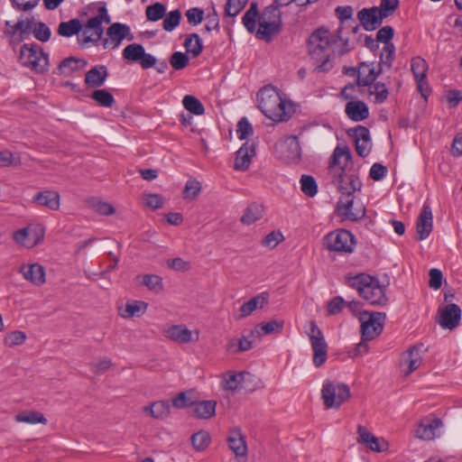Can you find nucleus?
Instances as JSON below:
<instances>
[{
    "label": "nucleus",
    "instance_id": "8fccbe9b",
    "mask_svg": "<svg viewBox=\"0 0 462 462\" xmlns=\"http://www.w3.org/2000/svg\"><path fill=\"white\" fill-rule=\"evenodd\" d=\"M91 98L97 105L105 107H111L115 104L113 95L106 89H96L91 94Z\"/></svg>",
    "mask_w": 462,
    "mask_h": 462
},
{
    "label": "nucleus",
    "instance_id": "4d7b16f0",
    "mask_svg": "<svg viewBox=\"0 0 462 462\" xmlns=\"http://www.w3.org/2000/svg\"><path fill=\"white\" fill-rule=\"evenodd\" d=\"M200 190V182L195 179H190L186 182L182 197L184 199L194 200L199 196Z\"/></svg>",
    "mask_w": 462,
    "mask_h": 462
},
{
    "label": "nucleus",
    "instance_id": "680f3d73",
    "mask_svg": "<svg viewBox=\"0 0 462 462\" xmlns=\"http://www.w3.org/2000/svg\"><path fill=\"white\" fill-rule=\"evenodd\" d=\"M399 6V0H381L376 9L383 19L393 15Z\"/></svg>",
    "mask_w": 462,
    "mask_h": 462
},
{
    "label": "nucleus",
    "instance_id": "2f4dec72",
    "mask_svg": "<svg viewBox=\"0 0 462 462\" xmlns=\"http://www.w3.org/2000/svg\"><path fill=\"white\" fill-rule=\"evenodd\" d=\"M283 327L284 321L282 319H273L268 322H262L254 327L251 331V336L260 337L262 335L261 331H263L264 335L279 334L282 331Z\"/></svg>",
    "mask_w": 462,
    "mask_h": 462
},
{
    "label": "nucleus",
    "instance_id": "bf43d9fd",
    "mask_svg": "<svg viewBox=\"0 0 462 462\" xmlns=\"http://www.w3.org/2000/svg\"><path fill=\"white\" fill-rule=\"evenodd\" d=\"M248 0H227L225 5V15L236 17L245 7Z\"/></svg>",
    "mask_w": 462,
    "mask_h": 462
},
{
    "label": "nucleus",
    "instance_id": "a19ab883",
    "mask_svg": "<svg viewBox=\"0 0 462 462\" xmlns=\"http://www.w3.org/2000/svg\"><path fill=\"white\" fill-rule=\"evenodd\" d=\"M197 399V392L194 389L180 392L175 395V408H190L194 405Z\"/></svg>",
    "mask_w": 462,
    "mask_h": 462
},
{
    "label": "nucleus",
    "instance_id": "de8ad7c7",
    "mask_svg": "<svg viewBox=\"0 0 462 462\" xmlns=\"http://www.w3.org/2000/svg\"><path fill=\"white\" fill-rule=\"evenodd\" d=\"M241 372L239 373H233V372H227L224 375V379L221 383L222 387L224 390L226 391H232V392H239L241 384Z\"/></svg>",
    "mask_w": 462,
    "mask_h": 462
},
{
    "label": "nucleus",
    "instance_id": "774afa93",
    "mask_svg": "<svg viewBox=\"0 0 462 462\" xmlns=\"http://www.w3.org/2000/svg\"><path fill=\"white\" fill-rule=\"evenodd\" d=\"M26 339L24 332L20 330L13 331L5 337V344L10 347L22 345Z\"/></svg>",
    "mask_w": 462,
    "mask_h": 462
},
{
    "label": "nucleus",
    "instance_id": "b1692460",
    "mask_svg": "<svg viewBox=\"0 0 462 462\" xmlns=\"http://www.w3.org/2000/svg\"><path fill=\"white\" fill-rule=\"evenodd\" d=\"M259 27L255 29V36L257 39L264 41L266 42H272L273 36L279 34L282 31V23L272 21V22H262L257 21Z\"/></svg>",
    "mask_w": 462,
    "mask_h": 462
},
{
    "label": "nucleus",
    "instance_id": "6e6552de",
    "mask_svg": "<svg viewBox=\"0 0 462 462\" xmlns=\"http://www.w3.org/2000/svg\"><path fill=\"white\" fill-rule=\"evenodd\" d=\"M328 170L332 176V181L341 194L350 197L355 191L361 189L362 182L355 171H346V167Z\"/></svg>",
    "mask_w": 462,
    "mask_h": 462
},
{
    "label": "nucleus",
    "instance_id": "393cba45",
    "mask_svg": "<svg viewBox=\"0 0 462 462\" xmlns=\"http://www.w3.org/2000/svg\"><path fill=\"white\" fill-rule=\"evenodd\" d=\"M227 443L229 448L235 453L236 458L246 457V442L239 429H234L230 431V435L227 438Z\"/></svg>",
    "mask_w": 462,
    "mask_h": 462
},
{
    "label": "nucleus",
    "instance_id": "338daca9",
    "mask_svg": "<svg viewBox=\"0 0 462 462\" xmlns=\"http://www.w3.org/2000/svg\"><path fill=\"white\" fill-rule=\"evenodd\" d=\"M284 239L283 235L280 231H272L265 236L261 244L263 246L274 248Z\"/></svg>",
    "mask_w": 462,
    "mask_h": 462
},
{
    "label": "nucleus",
    "instance_id": "79ce46f5",
    "mask_svg": "<svg viewBox=\"0 0 462 462\" xmlns=\"http://www.w3.org/2000/svg\"><path fill=\"white\" fill-rule=\"evenodd\" d=\"M138 282L150 291L160 292L163 290L162 279L155 274H144L136 276Z\"/></svg>",
    "mask_w": 462,
    "mask_h": 462
},
{
    "label": "nucleus",
    "instance_id": "a18cd8bd",
    "mask_svg": "<svg viewBox=\"0 0 462 462\" xmlns=\"http://www.w3.org/2000/svg\"><path fill=\"white\" fill-rule=\"evenodd\" d=\"M184 108L192 115L201 116L205 113V107L199 98L192 95H186L183 97Z\"/></svg>",
    "mask_w": 462,
    "mask_h": 462
},
{
    "label": "nucleus",
    "instance_id": "ea45409f",
    "mask_svg": "<svg viewBox=\"0 0 462 462\" xmlns=\"http://www.w3.org/2000/svg\"><path fill=\"white\" fill-rule=\"evenodd\" d=\"M283 146L288 152L287 159L289 161L296 162L300 160L301 148L300 145V141L296 135L289 136L285 140Z\"/></svg>",
    "mask_w": 462,
    "mask_h": 462
},
{
    "label": "nucleus",
    "instance_id": "473e14b6",
    "mask_svg": "<svg viewBox=\"0 0 462 462\" xmlns=\"http://www.w3.org/2000/svg\"><path fill=\"white\" fill-rule=\"evenodd\" d=\"M216 401H199V399H197L194 405L192 406L193 414L197 419H210L216 413Z\"/></svg>",
    "mask_w": 462,
    "mask_h": 462
},
{
    "label": "nucleus",
    "instance_id": "bb28decb",
    "mask_svg": "<svg viewBox=\"0 0 462 462\" xmlns=\"http://www.w3.org/2000/svg\"><path fill=\"white\" fill-rule=\"evenodd\" d=\"M107 76V68L105 65H97L86 73L85 84L90 88H99L104 85Z\"/></svg>",
    "mask_w": 462,
    "mask_h": 462
},
{
    "label": "nucleus",
    "instance_id": "c756f323",
    "mask_svg": "<svg viewBox=\"0 0 462 462\" xmlns=\"http://www.w3.org/2000/svg\"><path fill=\"white\" fill-rule=\"evenodd\" d=\"M269 294L267 292H262L248 301L245 302L239 309L240 315L238 319L246 318L251 315L254 310L257 308L262 309L264 305L268 303Z\"/></svg>",
    "mask_w": 462,
    "mask_h": 462
},
{
    "label": "nucleus",
    "instance_id": "72a5a7b5",
    "mask_svg": "<svg viewBox=\"0 0 462 462\" xmlns=\"http://www.w3.org/2000/svg\"><path fill=\"white\" fill-rule=\"evenodd\" d=\"M183 46L193 59L199 57L203 51V42L198 33L186 34Z\"/></svg>",
    "mask_w": 462,
    "mask_h": 462
},
{
    "label": "nucleus",
    "instance_id": "9d476101",
    "mask_svg": "<svg viewBox=\"0 0 462 462\" xmlns=\"http://www.w3.org/2000/svg\"><path fill=\"white\" fill-rule=\"evenodd\" d=\"M346 134L354 141L356 151L360 157L365 158L370 153L371 147H368V144L371 143V136L367 127L358 125L348 128Z\"/></svg>",
    "mask_w": 462,
    "mask_h": 462
},
{
    "label": "nucleus",
    "instance_id": "603ef678",
    "mask_svg": "<svg viewBox=\"0 0 462 462\" xmlns=\"http://www.w3.org/2000/svg\"><path fill=\"white\" fill-rule=\"evenodd\" d=\"M411 71L414 79H427L428 63L421 57H415L411 60Z\"/></svg>",
    "mask_w": 462,
    "mask_h": 462
},
{
    "label": "nucleus",
    "instance_id": "864d4df0",
    "mask_svg": "<svg viewBox=\"0 0 462 462\" xmlns=\"http://www.w3.org/2000/svg\"><path fill=\"white\" fill-rule=\"evenodd\" d=\"M144 48L143 45L138 43L129 44L123 51V58L131 61H139L142 59L144 51Z\"/></svg>",
    "mask_w": 462,
    "mask_h": 462
},
{
    "label": "nucleus",
    "instance_id": "69168bd1",
    "mask_svg": "<svg viewBox=\"0 0 462 462\" xmlns=\"http://www.w3.org/2000/svg\"><path fill=\"white\" fill-rule=\"evenodd\" d=\"M237 136L240 140L246 139L249 135L253 134L254 129L246 117H242L237 123L236 129Z\"/></svg>",
    "mask_w": 462,
    "mask_h": 462
},
{
    "label": "nucleus",
    "instance_id": "39448f33",
    "mask_svg": "<svg viewBox=\"0 0 462 462\" xmlns=\"http://www.w3.org/2000/svg\"><path fill=\"white\" fill-rule=\"evenodd\" d=\"M321 397L326 409L338 410L350 399V388L344 383L326 380L322 385Z\"/></svg>",
    "mask_w": 462,
    "mask_h": 462
},
{
    "label": "nucleus",
    "instance_id": "7ed1b4c3",
    "mask_svg": "<svg viewBox=\"0 0 462 462\" xmlns=\"http://www.w3.org/2000/svg\"><path fill=\"white\" fill-rule=\"evenodd\" d=\"M103 23H111V17L105 5L100 6L97 10V14L88 19L85 23L82 38L78 36V43L79 46L85 47L90 42L94 45H97L104 35Z\"/></svg>",
    "mask_w": 462,
    "mask_h": 462
},
{
    "label": "nucleus",
    "instance_id": "f257e3e1",
    "mask_svg": "<svg viewBox=\"0 0 462 462\" xmlns=\"http://www.w3.org/2000/svg\"><path fill=\"white\" fill-rule=\"evenodd\" d=\"M261 112L275 123L288 121L293 112L291 104L282 98V93L272 85L262 88L257 93Z\"/></svg>",
    "mask_w": 462,
    "mask_h": 462
},
{
    "label": "nucleus",
    "instance_id": "a211bd4d",
    "mask_svg": "<svg viewBox=\"0 0 462 462\" xmlns=\"http://www.w3.org/2000/svg\"><path fill=\"white\" fill-rule=\"evenodd\" d=\"M461 319V309L457 304H448L441 311L439 318V324L443 328L454 329L458 327Z\"/></svg>",
    "mask_w": 462,
    "mask_h": 462
},
{
    "label": "nucleus",
    "instance_id": "0eeeda50",
    "mask_svg": "<svg viewBox=\"0 0 462 462\" xmlns=\"http://www.w3.org/2000/svg\"><path fill=\"white\" fill-rule=\"evenodd\" d=\"M386 314L384 312H360L361 334L364 341L372 340L378 337L383 329Z\"/></svg>",
    "mask_w": 462,
    "mask_h": 462
},
{
    "label": "nucleus",
    "instance_id": "a878e982",
    "mask_svg": "<svg viewBox=\"0 0 462 462\" xmlns=\"http://www.w3.org/2000/svg\"><path fill=\"white\" fill-rule=\"evenodd\" d=\"M43 237V230H41V235L32 230L29 226L19 229L14 233V239L16 243L26 246L32 247L36 245Z\"/></svg>",
    "mask_w": 462,
    "mask_h": 462
},
{
    "label": "nucleus",
    "instance_id": "f8f14e48",
    "mask_svg": "<svg viewBox=\"0 0 462 462\" xmlns=\"http://www.w3.org/2000/svg\"><path fill=\"white\" fill-rule=\"evenodd\" d=\"M357 442L365 445L372 451L381 453L387 450L389 448V444L386 440L375 437L365 426L359 425L357 427Z\"/></svg>",
    "mask_w": 462,
    "mask_h": 462
},
{
    "label": "nucleus",
    "instance_id": "4468645a",
    "mask_svg": "<svg viewBox=\"0 0 462 462\" xmlns=\"http://www.w3.org/2000/svg\"><path fill=\"white\" fill-rule=\"evenodd\" d=\"M443 426L438 417H425L420 420L415 430V437L423 440H431L436 437V431Z\"/></svg>",
    "mask_w": 462,
    "mask_h": 462
},
{
    "label": "nucleus",
    "instance_id": "58836bf2",
    "mask_svg": "<svg viewBox=\"0 0 462 462\" xmlns=\"http://www.w3.org/2000/svg\"><path fill=\"white\" fill-rule=\"evenodd\" d=\"M83 25L81 22L77 19H71L69 22H61L58 26V33L63 37H71L73 35H79L82 31Z\"/></svg>",
    "mask_w": 462,
    "mask_h": 462
},
{
    "label": "nucleus",
    "instance_id": "f704fd0d",
    "mask_svg": "<svg viewBox=\"0 0 462 462\" xmlns=\"http://www.w3.org/2000/svg\"><path fill=\"white\" fill-rule=\"evenodd\" d=\"M199 340V331L190 330L185 325H175V342L180 344L197 343Z\"/></svg>",
    "mask_w": 462,
    "mask_h": 462
},
{
    "label": "nucleus",
    "instance_id": "f03ea898",
    "mask_svg": "<svg viewBox=\"0 0 462 462\" xmlns=\"http://www.w3.org/2000/svg\"><path fill=\"white\" fill-rule=\"evenodd\" d=\"M329 35V30L321 26L313 31L308 38V53L316 64V71L327 72L333 68L329 46L336 43V41H330Z\"/></svg>",
    "mask_w": 462,
    "mask_h": 462
},
{
    "label": "nucleus",
    "instance_id": "cd10ccee",
    "mask_svg": "<svg viewBox=\"0 0 462 462\" xmlns=\"http://www.w3.org/2000/svg\"><path fill=\"white\" fill-rule=\"evenodd\" d=\"M374 279V277L365 273L356 275L349 273L345 276V283L349 287L356 289L359 292V295L362 296L364 292H365L367 287L372 284Z\"/></svg>",
    "mask_w": 462,
    "mask_h": 462
},
{
    "label": "nucleus",
    "instance_id": "f3484780",
    "mask_svg": "<svg viewBox=\"0 0 462 462\" xmlns=\"http://www.w3.org/2000/svg\"><path fill=\"white\" fill-rule=\"evenodd\" d=\"M346 167V171H354L353 156L348 146H337L330 157L328 169Z\"/></svg>",
    "mask_w": 462,
    "mask_h": 462
},
{
    "label": "nucleus",
    "instance_id": "c9c22d12",
    "mask_svg": "<svg viewBox=\"0 0 462 462\" xmlns=\"http://www.w3.org/2000/svg\"><path fill=\"white\" fill-rule=\"evenodd\" d=\"M143 411L155 419H164L171 413L170 402L169 401L154 402L152 405L145 406Z\"/></svg>",
    "mask_w": 462,
    "mask_h": 462
},
{
    "label": "nucleus",
    "instance_id": "4be33fe9",
    "mask_svg": "<svg viewBox=\"0 0 462 462\" xmlns=\"http://www.w3.org/2000/svg\"><path fill=\"white\" fill-rule=\"evenodd\" d=\"M423 346V344L414 345L402 355V362L408 365V370L404 373L405 375L410 374L420 367L421 364L420 352Z\"/></svg>",
    "mask_w": 462,
    "mask_h": 462
},
{
    "label": "nucleus",
    "instance_id": "0e129e2a",
    "mask_svg": "<svg viewBox=\"0 0 462 462\" xmlns=\"http://www.w3.org/2000/svg\"><path fill=\"white\" fill-rule=\"evenodd\" d=\"M207 23L205 25V31L210 32L212 31L219 32V17L216 11L214 5L212 4L211 11L206 16Z\"/></svg>",
    "mask_w": 462,
    "mask_h": 462
},
{
    "label": "nucleus",
    "instance_id": "aec40b11",
    "mask_svg": "<svg viewBox=\"0 0 462 462\" xmlns=\"http://www.w3.org/2000/svg\"><path fill=\"white\" fill-rule=\"evenodd\" d=\"M23 278L37 286L45 283V269L40 263L23 264L20 268Z\"/></svg>",
    "mask_w": 462,
    "mask_h": 462
},
{
    "label": "nucleus",
    "instance_id": "6ab92c4d",
    "mask_svg": "<svg viewBox=\"0 0 462 462\" xmlns=\"http://www.w3.org/2000/svg\"><path fill=\"white\" fill-rule=\"evenodd\" d=\"M255 155V144L245 142L236 152L234 169L237 171H246L251 163V159Z\"/></svg>",
    "mask_w": 462,
    "mask_h": 462
},
{
    "label": "nucleus",
    "instance_id": "09e8293b",
    "mask_svg": "<svg viewBox=\"0 0 462 462\" xmlns=\"http://www.w3.org/2000/svg\"><path fill=\"white\" fill-rule=\"evenodd\" d=\"M147 309V303L141 300H132L125 304V313H122L123 318H132L134 316L139 317Z\"/></svg>",
    "mask_w": 462,
    "mask_h": 462
},
{
    "label": "nucleus",
    "instance_id": "c03bdc74",
    "mask_svg": "<svg viewBox=\"0 0 462 462\" xmlns=\"http://www.w3.org/2000/svg\"><path fill=\"white\" fill-rule=\"evenodd\" d=\"M15 421L17 422H25L30 424L42 423L46 424L47 419L44 415L39 411H24L17 413L15 415Z\"/></svg>",
    "mask_w": 462,
    "mask_h": 462
},
{
    "label": "nucleus",
    "instance_id": "6e6d98bb",
    "mask_svg": "<svg viewBox=\"0 0 462 462\" xmlns=\"http://www.w3.org/2000/svg\"><path fill=\"white\" fill-rule=\"evenodd\" d=\"M32 32L33 36L42 42H46L51 36V31L43 22H33Z\"/></svg>",
    "mask_w": 462,
    "mask_h": 462
},
{
    "label": "nucleus",
    "instance_id": "e2e57ef3",
    "mask_svg": "<svg viewBox=\"0 0 462 462\" xmlns=\"http://www.w3.org/2000/svg\"><path fill=\"white\" fill-rule=\"evenodd\" d=\"M374 90L369 91L370 95L375 96V103L382 104L383 103L389 95L388 89L384 83L383 82H374L373 84Z\"/></svg>",
    "mask_w": 462,
    "mask_h": 462
},
{
    "label": "nucleus",
    "instance_id": "7c9ffc66",
    "mask_svg": "<svg viewBox=\"0 0 462 462\" xmlns=\"http://www.w3.org/2000/svg\"><path fill=\"white\" fill-rule=\"evenodd\" d=\"M88 61L84 59L68 57L62 60L58 67V72L60 75L69 76L73 72L86 68Z\"/></svg>",
    "mask_w": 462,
    "mask_h": 462
},
{
    "label": "nucleus",
    "instance_id": "c85d7f7f",
    "mask_svg": "<svg viewBox=\"0 0 462 462\" xmlns=\"http://www.w3.org/2000/svg\"><path fill=\"white\" fill-rule=\"evenodd\" d=\"M60 199L59 192L48 189L36 193L33 196V202L51 210H57L60 208Z\"/></svg>",
    "mask_w": 462,
    "mask_h": 462
},
{
    "label": "nucleus",
    "instance_id": "2eb2a0df",
    "mask_svg": "<svg viewBox=\"0 0 462 462\" xmlns=\"http://www.w3.org/2000/svg\"><path fill=\"white\" fill-rule=\"evenodd\" d=\"M432 228V211L430 205L424 204L416 221V240L426 239L430 235Z\"/></svg>",
    "mask_w": 462,
    "mask_h": 462
},
{
    "label": "nucleus",
    "instance_id": "9b49d317",
    "mask_svg": "<svg viewBox=\"0 0 462 462\" xmlns=\"http://www.w3.org/2000/svg\"><path fill=\"white\" fill-rule=\"evenodd\" d=\"M128 33V25L121 23H114L106 29V37H103L102 46L104 49H116L125 39Z\"/></svg>",
    "mask_w": 462,
    "mask_h": 462
},
{
    "label": "nucleus",
    "instance_id": "052dcab7",
    "mask_svg": "<svg viewBox=\"0 0 462 462\" xmlns=\"http://www.w3.org/2000/svg\"><path fill=\"white\" fill-rule=\"evenodd\" d=\"M147 20L156 22L165 15V6L161 3H155L146 7Z\"/></svg>",
    "mask_w": 462,
    "mask_h": 462
},
{
    "label": "nucleus",
    "instance_id": "5fc2aeb1",
    "mask_svg": "<svg viewBox=\"0 0 462 462\" xmlns=\"http://www.w3.org/2000/svg\"><path fill=\"white\" fill-rule=\"evenodd\" d=\"M190 441L196 450L202 451L209 445L210 436L208 432L199 430L191 436Z\"/></svg>",
    "mask_w": 462,
    "mask_h": 462
},
{
    "label": "nucleus",
    "instance_id": "49530a36",
    "mask_svg": "<svg viewBox=\"0 0 462 462\" xmlns=\"http://www.w3.org/2000/svg\"><path fill=\"white\" fill-rule=\"evenodd\" d=\"M280 6H281L280 5L275 4L274 2L272 5L266 6L260 14L258 21H262V22H272V21L277 22L278 21L279 23H282V12L279 9Z\"/></svg>",
    "mask_w": 462,
    "mask_h": 462
},
{
    "label": "nucleus",
    "instance_id": "13d9d810",
    "mask_svg": "<svg viewBox=\"0 0 462 462\" xmlns=\"http://www.w3.org/2000/svg\"><path fill=\"white\" fill-rule=\"evenodd\" d=\"M301 191L308 197H314L318 192V184L310 175H302L300 178Z\"/></svg>",
    "mask_w": 462,
    "mask_h": 462
},
{
    "label": "nucleus",
    "instance_id": "3c124183",
    "mask_svg": "<svg viewBox=\"0 0 462 462\" xmlns=\"http://www.w3.org/2000/svg\"><path fill=\"white\" fill-rule=\"evenodd\" d=\"M241 384L239 385L240 391L252 393L259 388V379L249 372H241Z\"/></svg>",
    "mask_w": 462,
    "mask_h": 462
},
{
    "label": "nucleus",
    "instance_id": "e433bc0d",
    "mask_svg": "<svg viewBox=\"0 0 462 462\" xmlns=\"http://www.w3.org/2000/svg\"><path fill=\"white\" fill-rule=\"evenodd\" d=\"M260 14L261 13H259L258 10V4L256 2H252L250 4L249 9L245 12L242 18L244 26L250 33H254L255 32V27Z\"/></svg>",
    "mask_w": 462,
    "mask_h": 462
},
{
    "label": "nucleus",
    "instance_id": "ddd939ff",
    "mask_svg": "<svg viewBox=\"0 0 462 462\" xmlns=\"http://www.w3.org/2000/svg\"><path fill=\"white\" fill-rule=\"evenodd\" d=\"M356 17L360 25L367 32L378 29L384 20L376 9V6L361 9L358 11Z\"/></svg>",
    "mask_w": 462,
    "mask_h": 462
},
{
    "label": "nucleus",
    "instance_id": "dca6fc26",
    "mask_svg": "<svg viewBox=\"0 0 462 462\" xmlns=\"http://www.w3.org/2000/svg\"><path fill=\"white\" fill-rule=\"evenodd\" d=\"M385 286H382L377 278L374 277L365 292L361 296L369 304L374 306H385L388 298L385 293Z\"/></svg>",
    "mask_w": 462,
    "mask_h": 462
},
{
    "label": "nucleus",
    "instance_id": "37998d69",
    "mask_svg": "<svg viewBox=\"0 0 462 462\" xmlns=\"http://www.w3.org/2000/svg\"><path fill=\"white\" fill-rule=\"evenodd\" d=\"M369 64L370 67L366 68L368 73L365 77H358L356 79V85L358 87H372V84L383 73V64L379 62L377 69L374 68V62Z\"/></svg>",
    "mask_w": 462,
    "mask_h": 462
},
{
    "label": "nucleus",
    "instance_id": "423d86ee",
    "mask_svg": "<svg viewBox=\"0 0 462 462\" xmlns=\"http://www.w3.org/2000/svg\"><path fill=\"white\" fill-rule=\"evenodd\" d=\"M356 244L355 236L346 229H337L329 232L323 238V245L329 252L351 254Z\"/></svg>",
    "mask_w": 462,
    "mask_h": 462
},
{
    "label": "nucleus",
    "instance_id": "4c0bfd02",
    "mask_svg": "<svg viewBox=\"0 0 462 462\" xmlns=\"http://www.w3.org/2000/svg\"><path fill=\"white\" fill-rule=\"evenodd\" d=\"M263 210L262 204L252 203L245 208L240 221L245 225H252L263 217Z\"/></svg>",
    "mask_w": 462,
    "mask_h": 462
},
{
    "label": "nucleus",
    "instance_id": "412c9836",
    "mask_svg": "<svg viewBox=\"0 0 462 462\" xmlns=\"http://www.w3.org/2000/svg\"><path fill=\"white\" fill-rule=\"evenodd\" d=\"M346 115L354 122H360L369 117V108L367 105L361 100H350L345 107Z\"/></svg>",
    "mask_w": 462,
    "mask_h": 462
},
{
    "label": "nucleus",
    "instance_id": "20e7f679",
    "mask_svg": "<svg viewBox=\"0 0 462 462\" xmlns=\"http://www.w3.org/2000/svg\"><path fill=\"white\" fill-rule=\"evenodd\" d=\"M20 61L32 71L43 74L49 69V54L34 43H24L20 49Z\"/></svg>",
    "mask_w": 462,
    "mask_h": 462
},
{
    "label": "nucleus",
    "instance_id": "1a4fd4ad",
    "mask_svg": "<svg viewBox=\"0 0 462 462\" xmlns=\"http://www.w3.org/2000/svg\"><path fill=\"white\" fill-rule=\"evenodd\" d=\"M308 337L313 351V364L316 367H320L327 361L328 346L322 331L315 321L310 323Z\"/></svg>",
    "mask_w": 462,
    "mask_h": 462
},
{
    "label": "nucleus",
    "instance_id": "5701e85b",
    "mask_svg": "<svg viewBox=\"0 0 462 462\" xmlns=\"http://www.w3.org/2000/svg\"><path fill=\"white\" fill-rule=\"evenodd\" d=\"M353 204V199H347L346 201L339 199L336 207V212L337 216L343 217L344 218L350 221H357L363 218L365 215V209L360 208L354 212L352 211Z\"/></svg>",
    "mask_w": 462,
    "mask_h": 462
}]
</instances>
